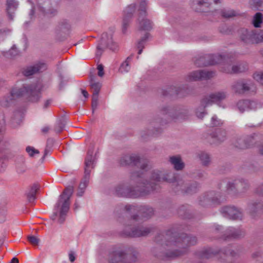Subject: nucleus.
I'll return each mask as SVG.
<instances>
[{"mask_svg": "<svg viewBox=\"0 0 263 263\" xmlns=\"http://www.w3.org/2000/svg\"><path fill=\"white\" fill-rule=\"evenodd\" d=\"M73 191L74 187L71 185L67 186L63 191L54 206V212L51 216V218L53 220L59 216L58 222L60 224L64 222L69 209L70 199Z\"/></svg>", "mask_w": 263, "mask_h": 263, "instance_id": "5", "label": "nucleus"}, {"mask_svg": "<svg viewBox=\"0 0 263 263\" xmlns=\"http://www.w3.org/2000/svg\"><path fill=\"white\" fill-rule=\"evenodd\" d=\"M209 137L212 139V142L218 144L224 141L226 139V131L221 128H217L211 133Z\"/></svg>", "mask_w": 263, "mask_h": 263, "instance_id": "27", "label": "nucleus"}, {"mask_svg": "<svg viewBox=\"0 0 263 263\" xmlns=\"http://www.w3.org/2000/svg\"><path fill=\"white\" fill-rule=\"evenodd\" d=\"M192 92V89L186 85L179 87L171 86L162 90L164 96H176L180 98L186 97Z\"/></svg>", "mask_w": 263, "mask_h": 263, "instance_id": "16", "label": "nucleus"}, {"mask_svg": "<svg viewBox=\"0 0 263 263\" xmlns=\"http://www.w3.org/2000/svg\"><path fill=\"white\" fill-rule=\"evenodd\" d=\"M237 187L238 191V195L245 193L249 189V184L247 180L243 179H237Z\"/></svg>", "mask_w": 263, "mask_h": 263, "instance_id": "33", "label": "nucleus"}, {"mask_svg": "<svg viewBox=\"0 0 263 263\" xmlns=\"http://www.w3.org/2000/svg\"><path fill=\"white\" fill-rule=\"evenodd\" d=\"M154 128H156V131L155 132H153V131L149 132L148 135H152V136L157 135L158 134H159V133H160L161 132V129L159 127H154Z\"/></svg>", "mask_w": 263, "mask_h": 263, "instance_id": "60", "label": "nucleus"}, {"mask_svg": "<svg viewBox=\"0 0 263 263\" xmlns=\"http://www.w3.org/2000/svg\"><path fill=\"white\" fill-rule=\"evenodd\" d=\"M215 4L220 3V0H213ZM210 5L209 0H194L193 8L197 12H206L208 11V8Z\"/></svg>", "mask_w": 263, "mask_h": 263, "instance_id": "25", "label": "nucleus"}, {"mask_svg": "<svg viewBox=\"0 0 263 263\" xmlns=\"http://www.w3.org/2000/svg\"><path fill=\"white\" fill-rule=\"evenodd\" d=\"M93 150L89 149L87 152V155L85 160V171L84 177L79 184V189L85 191L87 186L89 180L91 170L94 166H93V160L92 158Z\"/></svg>", "mask_w": 263, "mask_h": 263, "instance_id": "11", "label": "nucleus"}, {"mask_svg": "<svg viewBox=\"0 0 263 263\" xmlns=\"http://www.w3.org/2000/svg\"><path fill=\"white\" fill-rule=\"evenodd\" d=\"M249 208L251 212L255 213L262 209L263 204L260 202H254L250 204Z\"/></svg>", "mask_w": 263, "mask_h": 263, "instance_id": "43", "label": "nucleus"}, {"mask_svg": "<svg viewBox=\"0 0 263 263\" xmlns=\"http://www.w3.org/2000/svg\"><path fill=\"white\" fill-rule=\"evenodd\" d=\"M120 164L122 166H136L142 171L145 170L147 166L146 160L140 159L138 156L135 154L123 156L120 160Z\"/></svg>", "mask_w": 263, "mask_h": 263, "instance_id": "13", "label": "nucleus"}, {"mask_svg": "<svg viewBox=\"0 0 263 263\" xmlns=\"http://www.w3.org/2000/svg\"><path fill=\"white\" fill-rule=\"evenodd\" d=\"M253 78L260 84L263 85V72L254 73L253 74Z\"/></svg>", "mask_w": 263, "mask_h": 263, "instance_id": "54", "label": "nucleus"}, {"mask_svg": "<svg viewBox=\"0 0 263 263\" xmlns=\"http://www.w3.org/2000/svg\"><path fill=\"white\" fill-rule=\"evenodd\" d=\"M146 174L139 172L131 173L130 180L137 183L135 187H130L124 183L119 184L115 187V194L119 197L137 198L149 194L158 190L159 185L151 176L150 181L145 179Z\"/></svg>", "mask_w": 263, "mask_h": 263, "instance_id": "2", "label": "nucleus"}, {"mask_svg": "<svg viewBox=\"0 0 263 263\" xmlns=\"http://www.w3.org/2000/svg\"><path fill=\"white\" fill-rule=\"evenodd\" d=\"M257 103L253 101L242 100L239 101L237 103V107L241 113L245 111L255 109L257 108Z\"/></svg>", "mask_w": 263, "mask_h": 263, "instance_id": "26", "label": "nucleus"}, {"mask_svg": "<svg viewBox=\"0 0 263 263\" xmlns=\"http://www.w3.org/2000/svg\"><path fill=\"white\" fill-rule=\"evenodd\" d=\"M177 213L179 216L184 219H190L192 217V215L190 210V206L187 204L182 205L179 206L178 209Z\"/></svg>", "mask_w": 263, "mask_h": 263, "instance_id": "31", "label": "nucleus"}, {"mask_svg": "<svg viewBox=\"0 0 263 263\" xmlns=\"http://www.w3.org/2000/svg\"><path fill=\"white\" fill-rule=\"evenodd\" d=\"M47 68V64L44 62H38L33 66L24 68L22 73L26 77L31 76L37 72H42Z\"/></svg>", "mask_w": 263, "mask_h": 263, "instance_id": "21", "label": "nucleus"}, {"mask_svg": "<svg viewBox=\"0 0 263 263\" xmlns=\"http://www.w3.org/2000/svg\"><path fill=\"white\" fill-rule=\"evenodd\" d=\"M90 86L93 93L92 96H99L100 89L102 87V84L100 82H96L94 80L93 76L90 77Z\"/></svg>", "mask_w": 263, "mask_h": 263, "instance_id": "40", "label": "nucleus"}, {"mask_svg": "<svg viewBox=\"0 0 263 263\" xmlns=\"http://www.w3.org/2000/svg\"><path fill=\"white\" fill-rule=\"evenodd\" d=\"M9 54L12 57H14L17 54V51L15 49V45L13 46L9 51Z\"/></svg>", "mask_w": 263, "mask_h": 263, "instance_id": "59", "label": "nucleus"}, {"mask_svg": "<svg viewBox=\"0 0 263 263\" xmlns=\"http://www.w3.org/2000/svg\"><path fill=\"white\" fill-rule=\"evenodd\" d=\"M223 216L232 220H241L243 215L242 211L234 206H227L221 210Z\"/></svg>", "mask_w": 263, "mask_h": 263, "instance_id": "19", "label": "nucleus"}, {"mask_svg": "<svg viewBox=\"0 0 263 263\" xmlns=\"http://www.w3.org/2000/svg\"><path fill=\"white\" fill-rule=\"evenodd\" d=\"M99 96H92L91 107L92 113H94L95 110L97 109L98 106Z\"/></svg>", "mask_w": 263, "mask_h": 263, "instance_id": "52", "label": "nucleus"}, {"mask_svg": "<svg viewBox=\"0 0 263 263\" xmlns=\"http://www.w3.org/2000/svg\"><path fill=\"white\" fill-rule=\"evenodd\" d=\"M193 60L196 66L203 67L221 64L224 61V57L221 54H204L194 57Z\"/></svg>", "mask_w": 263, "mask_h": 263, "instance_id": "10", "label": "nucleus"}, {"mask_svg": "<svg viewBox=\"0 0 263 263\" xmlns=\"http://www.w3.org/2000/svg\"><path fill=\"white\" fill-rule=\"evenodd\" d=\"M262 253L261 251H256L252 254V257L253 258H257L262 256Z\"/></svg>", "mask_w": 263, "mask_h": 263, "instance_id": "62", "label": "nucleus"}, {"mask_svg": "<svg viewBox=\"0 0 263 263\" xmlns=\"http://www.w3.org/2000/svg\"><path fill=\"white\" fill-rule=\"evenodd\" d=\"M125 209L127 212L137 210L141 216L146 219L151 218L154 214V209L146 205H141L137 208L135 205L128 204L125 206Z\"/></svg>", "mask_w": 263, "mask_h": 263, "instance_id": "20", "label": "nucleus"}, {"mask_svg": "<svg viewBox=\"0 0 263 263\" xmlns=\"http://www.w3.org/2000/svg\"><path fill=\"white\" fill-rule=\"evenodd\" d=\"M39 189L38 185L34 184L30 187L29 191L26 193L27 200L29 202H32L35 200L36 193Z\"/></svg>", "mask_w": 263, "mask_h": 263, "instance_id": "39", "label": "nucleus"}, {"mask_svg": "<svg viewBox=\"0 0 263 263\" xmlns=\"http://www.w3.org/2000/svg\"><path fill=\"white\" fill-rule=\"evenodd\" d=\"M70 25L66 20L61 21L57 29V33L60 34L63 33L66 35H68L70 30Z\"/></svg>", "mask_w": 263, "mask_h": 263, "instance_id": "32", "label": "nucleus"}, {"mask_svg": "<svg viewBox=\"0 0 263 263\" xmlns=\"http://www.w3.org/2000/svg\"><path fill=\"white\" fill-rule=\"evenodd\" d=\"M220 193L211 191L206 192L199 197V204L203 207L220 204Z\"/></svg>", "mask_w": 263, "mask_h": 263, "instance_id": "12", "label": "nucleus"}, {"mask_svg": "<svg viewBox=\"0 0 263 263\" xmlns=\"http://www.w3.org/2000/svg\"><path fill=\"white\" fill-rule=\"evenodd\" d=\"M150 34L149 33H146L144 36L139 40L137 44V48H144L145 44L149 37Z\"/></svg>", "mask_w": 263, "mask_h": 263, "instance_id": "47", "label": "nucleus"}, {"mask_svg": "<svg viewBox=\"0 0 263 263\" xmlns=\"http://www.w3.org/2000/svg\"><path fill=\"white\" fill-rule=\"evenodd\" d=\"M205 108V107H204L203 106H202L201 104V106L199 107L198 108H197V109L196 111V114L197 117L199 119H202L203 118V117L206 114H207V112L204 111Z\"/></svg>", "mask_w": 263, "mask_h": 263, "instance_id": "48", "label": "nucleus"}, {"mask_svg": "<svg viewBox=\"0 0 263 263\" xmlns=\"http://www.w3.org/2000/svg\"><path fill=\"white\" fill-rule=\"evenodd\" d=\"M106 48L114 51L118 49V46L112 41L111 35L108 36L107 33L105 32L102 34L101 39L97 47L96 56L100 58Z\"/></svg>", "mask_w": 263, "mask_h": 263, "instance_id": "15", "label": "nucleus"}, {"mask_svg": "<svg viewBox=\"0 0 263 263\" xmlns=\"http://www.w3.org/2000/svg\"><path fill=\"white\" fill-rule=\"evenodd\" d=\"M237 179L227 181L226 183L227 192L228 194L233 195H238V191L236 183Z\"/></svg>", "mask_w": 263, "mask_h": 263, "instance_id": "34", "label": "nucleus"}, {"mask_svg": "<svg viewBox=\"0 0 263 263\" xmlns=\"http://www.w3.org/2000/svg\"><path fill=\"white\" fill-rule=\"evenodd\" d=\"M227 96L225 91H217L205 96L201 101V104L204 107L211 105L213 103L218 104L221 101L224 100Z\"/></svg>", "mask_w": 263, "mask_h": 263, "instance_id": "17", "label": "nucleus"}, {"mask_svg": "<svg viewBox=\"0 0 263 263\" xmlns=\"http://www.w3.org/2000/svg\"><path fill=\"white\" fill-rule=\"evenodd\" d=\"M232 89L236 93L243 94L252 89L253 85L243 80L235 82L232 85Z\"/></svg>", "mask_w": 263, "mask_h": 263, "instance_id": "23", "label": "nucleus"}, {"mask_svg": "<svg viewBox=\"0 0 263 263\" xmlns=\"http://www.w3.org/2000/svg\"><path fill=\"white\" fill-rule=\"evenodd\" d=\"M97 69L98 70V75L100 77H103L104 74L103 66L102 64H100L98 66Z\"/></svg>", "mask_w": 263, "mask_h": 263, "instance_id": "57", "label": "nucleus"}, {"mask_svg": "<svg viewBox=\"0 0 263 263\" xmlns=\"http://www.w3.org/2000/svg\"><path fill=\"white\" fill-rule=\"evenodd\" d=\"M220 14L224 18H230L239 15V12L231 9L224 8L220 11Z\"/></svg>", "mask_w": 263, "mask_h": 263, "instance_id": "36", "label": "nucleus"}, {"mask_svg": "<svg viewBox=\"0 0 263 263\" xmlns=\"http://www.w3.org/2000/svg\"><path fill=\"white\" fill-rule=\"evenodd\" d=\"M125 251L121 247L114 246L110 249L108 255L109 263H130L127 259Z\"/></svg>", "mask_w": 263, "mask_h": 263, "instance_id": "14", "label": "nucleus"}, {"mask_svg": "<svg viewBox=\"0 0 263 263\" xmlns=\"http://www.w3.org/2000/svg\"><path fill=\"white\" fill-rule=\"evenodd\" d=\"M220 253H222L226 256H230L235 257L239 255L238 251L232 250L229 248L223 249H219L214 247H204L201 250L197 251L196 255L201 259H211Z\"/></svg>", "mask_w": 263, "mask_h": 263, "instance_id": "8", "label": "nucleus"}, {"mask_svg": "<svg viewBox=\"0 0 263 263\" xmlns=\"http://www.w3.org/2000/svg\"><path fill=\"white\" fill-rule=\"evenodd\" d=\"M223 122L218 119V118L216 116H214L212 117L211 119V125L212 126H219L222 125Z\"/></svg>", "mask_w": 263, "mask_h": 263, "instance_id": "50", "label": "nucleus"}, {"mask_svg": "<svg viewBox=\"0 0 263 263\" xmlns=\"http://www.w3.org/2000/svg\"><path fill=\"white\" fill-rule=\"evenodd\" d=\"M26 167H25V166H24L23 165L21 167H17V171L20 174H22L24 173L26 171Z\"/></svg>", "mask_w": 263, "mask_h": 263, "instance_id": "64", "label": "nucleus"}, {"mask_svg": "<svg viewBox=\"0 0 263 263\" xmlns=\"http://www.w3.org/2000/svg\"><path fill=\"white\" fill-rule=\"evenodd\" d=\"M66 120L65 119L59 120L54 126V131L57 133H60L64 129L66 125Z\"/></svg>", "mask_w": 263, "mask_h": 263, "instance_id": "42", "label": "nucleus"}, {"mask_svg": "<svg viewBox=\"0 0 263 263\" xmlns=\"http://www.w3.org/2000/svg\"><path fill=\"white\" fill-rule=\"evenodd\" d=\"M23 113L21 111H15L14 112L13 117L12 119L13 122L18 123L21 121V119L22 117Z\"/></svg>", "mask_w": 263, "mask_h": 263, "instance_id": "49", "label": "nucleus"}, {"mask_svg": "<svg viewBox=\"0 0 263 263\" xmlns=\"http://www.w3.org/2000/svg\"><path fill=\"white\" fill-rule=\"evenodd\" d=\"M133 54L128 57L126 60L121 64L119 69V71L120 73H126L129 71L130 69V62L133 59Z\"/></svg>", "mask_w": 263, "mask_h": 263, "instance_id": "38", "label": "nucleus"}, {"mask_svg": "<svg viewBox=\"0 0 263 263\" xmlns=\"http://www.w3.org/2000/svg\"><path fill=\"white\" fill-rule=\"evenodd\" d=\"M7 167V163L6 161L2 159H0V173L4 172Z\"/></svg>", "mask_w": 263, "mask_h": 263, "instance_id": "56", "label": "nucleus"}, {"mask_svg": "<svg viewBox=\"0 0 263 263\" xmlns=\"http://www.w3.org/2000/svg\"><path fill=\"white\" fill-rule=\"evenodd\" d=\"M136 10V4H133L129 5L124 11V16L122 22V32L125 33L133 16V13Z\"/></svg>", "mask_w": 263, "mask_h": 263, "instance_id": "24", "label": "nucleus"}, {"mask_svg": "<svg viewBox=\"0 0 263 263\" xmlns=\"http://www.w3.org/2000/svg\"><path fill=\"white\" fill-rule=\"evenodd\" d=\"M253 2L256 4L257 6L261 7L262 9H261L263 11V0H252Z\"/></svg>", "mask_w": 263, "mask_h": 263, "instance_id": "61", "label": "nucleus"}, {"mask_svg": "<svg viewBox=\"0 0 263 263\" xmlns=\"http://www.w3.org/2000/svg\"><path fill=\"white\" fill-rule=\"evenodd\" d=\"M152 178L159 184L163 181L172 183L173 191L178 194L192 195L196 193L199 189V184L196 182H185L182 179L177 178L176 174L169 172H163L155 170L152 173Z\"/></svg>", "mask_w": 263, "mask_h": 263, "instance_id": "3", "label": "nucleus"}, {"mask_svg": "<svg viewBox=\"0 0 263 263\" xmlns=\"http://www.w3.org/2000/svg\"><path fill=\"white\" fill-rule=\"evenodd\" d=\"M257 136L253 134L243 137L237 138L233 142L234 146L243 149L252 147L256 144Z\"/></svg>", "mask_w": 263, "mask_h": 263, "instance_id": "18", "label": "nucleus"}, {"mask_svg": "<svg viewBox=\"0 0 263 263\" xmlns=\"http://www.w3.org/2000/svg\"><path fill=\"white\" fill-rule=\"evenodd\" d=\"M54 143V140L52 138H49L47 140L46 147L50 149L51 148Z\"/></svg>", "mask_w": 263, "mask_h": 263, "instance_id": "58", "label": "nucleus"}, {"mask_svg": "<svg viewBox=\"0 0 263 263\" xmlns=\"http://www.w3.org/2000/svg\"><path fill=\"white\" fill-rule=\"evenodd\" d=\"M42 85L41 84H24L21 88H14L10 92V100L25 97L28 101L38 102L42 97Z\"/></svg>", "mask_w": 263, "mask_h": 263, "instance_id": "4", "label": "nucleus"}, {"mask_svg": "<svg viewBox=\"0 0 263 263\" xmlns=\"http://www.w3.org/2000/svg\"><path fill=\"white\" fill-rule=\"evenodd\" d=\"M256 192L258 195L263 196V185L259 186L256 189Z\"/></svg>", "mask_w": 263, "mask_h": 263, "instance_id": "63", "label": "nucleus"}, {"mask_svg": "<svg viewBox=\"0 0 263 263\" xmlns=\"http://www.w3.org/2000/svg\"><path fill=\"white\" fill-rule=\"evenodd\" d=\"M18 6V3L16 0H7L6 12L9 20H13L15 11L16 10Z\"/></svg>", "mask_w": 263, "mask_h": 263, "instance_id": "29", "label": "nucleus"}, {"mask_svg": "<svg viewBox=\"0 0 263 263\" xmlns=\"http://www.w3.org/2000/svg\"><path fill=\"white\" fill-rule=\"evenodd\" d=\"M139 221V216L133 215L128 224L125 226L122 232V235L129 237L146 236L153 230L152 227H143L141 225L136 226V223Z\"/></svg>", "mask_w": 263, "mask_h": 263, "instance_id": "7", "label": "nucleus"}, {"mask_svg": "<svg viewBox=\"0 0 263 263\" xmlns=\"http://www.w3.org/2000/svg\"><path fill=\"white\" fill-rule=\"evenodd\" d=\"M146 5H147V3H146V0H142L140 4V7H139V11H140L139 14V20L141 16L146 15Z\"/></svg>", "mask_w": 263, "mask_h": 263, "instance_id": "45", "label": "nucleus"}, {"mask_svg": "<svg viewBox=\"0 0 263 263\" xmlns=\"http://www.w3.org/2000/svg\"><path fill=\"white\" fill-rule=\"evenodd\" d=\"M222 227L218 224H214L212 228V233L216 235L215 238H221L223 240L229 239H237L245 236V231L241 229H235L230 228L223 233L222 232Z\"/></svg>", "mask_w": 263, "mask_h": 263, "instance_id": "9", "label": "nucleus"}, {"mask_svg": "<svg viewBox=\"0 0 263 263\" xmlns=\"http://www.w3.org/2000/svg\"><path fill=\"white\" fill-rule=\"evenodd\" d=\"M168 161L176 171H181L184 167V163L179 155L170 157Z\"/></svg>", "mask_w": 263, "mask_h": 263, "instance_id": "30", "label": "nucleus"}, {"mask_svg": "<svg viewBox=\"0 0 263 263\" xmlns=\"http://www.w3.org/2000/svg\"><path fill=\"white\" fill-rule=\"evenodd\" d=\"M199 157L203 165L207 166L209 165L210 162V157L208 154L205 152H201L199 154Z\"/></svg>", "mask_w": 263, "mask_h": 263, "instance_id": "44", "label": "nucleus"}, {"mask_svg": "<svg viewBox=\"0 0 263 263\" xmlns=\"http://www.w3.org/2000/svg\"><path fill=\"white\" fill-rule=\"evenodd\" d=\"M155 241L160 246L152 251L154 256L161 260H170L181 256L187 252V248L197 242L196 237L186 234H178L172 230L159 234Z\"/></svg>", "mask_w": 263, "mask_h": 263, "instance_id": "1", "label": "nucleus"}, {"mask_svg": "<svg viewBox=\"0 0 263 263\" xmlns=\"http://www.w3.org/2000/svg\"><path fill=\"white\" fill-rule=\"evenodd\" d=\"M0 136L2 134L5 129V121L4 120V116L3 115H0Z\"/></svg>", "mask_w": 263, "mask_h": 263, "instance_id": "55", "label": "nucleus"}, {"mask_svg": "<svg viewBox=\"0 0 263 263\" xmlns=\"http://www.w3.org/2000/svg\"><path fill=\"white\" fill-rule=\"evenodd\" d=\"M26 151L30 157H33L35 154H38L40 153L37 149H36L33 147L30 146L26 147Z\"/></svg>", "mask_w": 263, "mask_h": 263, "instance_id": "51", "label": "nucleus"}, {"mask_svg": "<svg viewBox=\"0 0 263 263\" xmlns=\"http://www.w3.org/2000/svg\"><path fill=\"white\" fill-rule=\"evenodd\" d=\"M263 21V16L261 13L257 12L253 16L252 24L256 28L260 27Z\"/></svg>", "mask_w": 263, "mask_h": 263, "instance_id": "41", "label": "nucleus"}, {"mask_svg": "<svg viewBox=\"0 0 263 263\" xmlns=\"http://www.w3.org/2000/svg\"><path fill=\"white\" fill-rule=\"evenodd\" d=\"M248 69V66L246 64H240L238 65H234L232 67L231 70H225L226 73H237L243 72Z\"/></svg>", "mask_w": 263, "mask_h": 263, "instance_id": "37", "label": "nucleus"}, {"mask_svg": "<svg viewBox=\"0 0 263 263\" xmlns=\"http://www.w3.org/2000/svg\"><path fill=\"white\" fill-rule=\"evenodd\" d=\"M254 31H249L245 28L239 30V35L241 40L246 44H254Z\"/></svg>", "mask_w": 263, "mask_h": 263, "instance_id": "28", "label": "nucleus"}, {"mask_svg": "<svg viewBox=\"0 0 263 263\" xmlns=\"http://www.w3.org/2000/svg\"><path fill=\"white\" fill-rule=\"evenodd\" d=\"M254 33V44L259 43L263 42V30L257 32L255 30Z\"/></svg>", "mask_w": 263, "mask_h": 263, "instance_id": "46", "label": "nucleus"}, {"mask_svg": "<svg viewBox=\"0 0 263 263\" xmlns=\"http://www.w3.org/2000/svg\"><path fill=\"white\" fill-rule=\"evenodd\" d=\"M146 16H141L138 19L139 22V29L140 30H149L152 28V23L149 20L145 19Z\"/></svg>", "mask_w": 263, "mask_h": 263, "instance_id": "35", "label": "nucleus"}, {"mask_svg": "<svg viewBox=\"0 0 263 263\" xmlns=\"http://www.w3.org/2000/svg\"><path fill=\"white\" fill-rule=\"evenodd\" d=\"M214 73L213 71L199 70L191 72L187 76V81H193L206 80L212 78Z\"/></svg>", "mask_w": 263, "mask_h": 263, "instance_id": "22", "label": "nucleus"}, {"mask_svg": "<svg viewBox=\"0 0 263 263\" xmlns=\"http://www.w3.org/2000/svg\"><path fill=\"white\" fill-rule=\"evenodd\" d=\"M27 239L32 245L37 246L40 242V239L34 236H28Z\"/></svg>", "mask_w": 263, "mask_h": 263, "instance_id": "53", "label": "nucleus"}, {"mask_svg": "<svg viewBox=\"0 0 263 263\" xmlns=\"http://www.w3.org/2000/svg\"><path fill=\"white\" fill-rule=\"evenodd\" d=\"M189 116L187 110L181 108H171L168 106L162 107L160 114L154 119V123L163 125L171 120H184Z\"/></svg>", "mask_w": 263, "mask_h": 263, "instance_id": "6", "label": "nucleus"}]
</instances>
